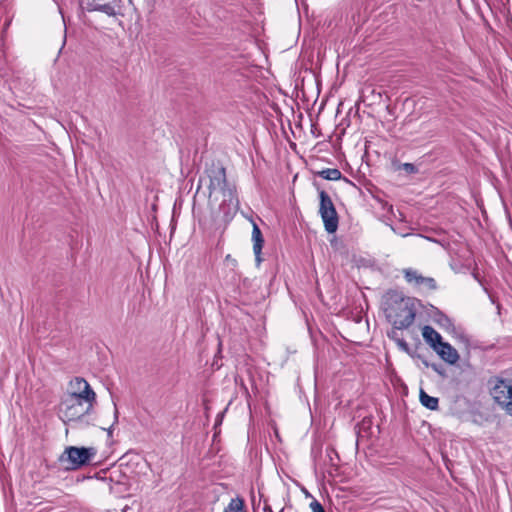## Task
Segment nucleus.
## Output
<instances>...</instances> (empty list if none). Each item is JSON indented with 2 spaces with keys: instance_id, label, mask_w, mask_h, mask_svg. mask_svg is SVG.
<instances>
[{
  "instance_id": "19",
  "label": "nucleus",
  "mask_w": 512,
  "mask_h": 512,
  "mask_svg": "<svg viewBox=\"0 0 512 512\" xmlns=\"http://www.w3.org/2000/svg\"><path fill=\"white\" fill-rule=\"evenodd\" d=\"M396 342L402 350H404V351L409 350V345L404 339H396Z\"/></svg>"
},
{
  "instance_id": "15",
  "label": "nucleus",
  "mask_w": 512,
  "mask_h": 512,
  "mask_svg": "<svg viewBox=\"0 0 512 512\" xmlns=\"http://www.w3.org/2000/svg\"><path fill=\"white\" fill-rule=\"evenodd\" d=\"M404 276L407 282H415L418 285H421L424 283V277L419 275L416 270L413 269H406L404 271Z\"/></svg>"
},
{
  "instance_id": "11",
  "label": "nucleus",
  "mask_w": 512,
  "mask_h": 512,
  "mask_svg": "<svg viewBox=\"0 0 512 512\" xmlns=\"http://www.w3.org/2000/svg\"><path fill=\"white\" fill-rule=\"evenodd\" d=\"M88 10L89 11H99L108 16L116 15L115 7L111 3L100 4V3L92 2V3L88 4Z\"/></svg>"
},
{
  "instance_id": "1",
  "label": "nucleus",
  "mask_w": 512,
  "mask_h": 512,
  "mask_svg": "<svg viewBox=\"0 0 512 512\" xmlns=\"http://www.w3.org/2000/svg\"><path fill=\"white\" fill-rule=\"evenodd\" d=\"M209 190L208 204L214 220L230 221L239 209L236 187L227 181L222 166H212L206 171Z\"/></svg>"
},
{
  "instance_id": "20",
  "label": "nucleus",
  "mask_w": 512,
  "mask_h": 512,
  "mask_svg": "<svg viewBox=\"0 0 512 512\" xmlns=\"http://www.w3.org/2000/svg\"><path fill=\"white\" fill-rule=\"evenodd\" d=\"M115 410H114V423H117L118 421V410L116 407V404H114Z\"/></svg>"
},
{
  "instance_id": "5",
  "label": "nucleus",
  "mask_w": 512,
  "mask_h": 512,
  "mask_svg": "<svg viewBox=\"0 0 512 512\" xmlns=\"http://www.w3.org/2000/svg\"><path fill=\"white\" fill-rule=\"evenodd\" d=\"M319 214L328 233H335L338 229V214L331 197L324 191L319 192Z\"/></svg>"
},
{
  "instance_id": "21",
  "label": "nucleus",
  "mask_w": 512,
  "mask_h": 512,
  "mask_svg": "<svg viewBox=\"0 0 512 512\" xmlns=\"http://www.w3.org/2000/svg\"><path fill=\"white\" fill-rule=\"evenodd\" d=\"M264 512H273L272 508L270 505H267L265 504L264 508H263Z\"/></svg>"
},
{
  "instance_id": "4",
  "label": "nucleus",
  "mask_w": 512,
  "mask_h": 512,
  "mask_svg": "<svg viewBox=\"0 0 512 512\" xmlns=\"http://www.w3.org/2000/svg\"><path fill=\"white\" fill-rule=\"evenodd\" d=\"M96 449L93 447H67L59 457L61 466L66 470H76L89 464L96 456Z\"/></svg>"
},
{
  "instance_id": "18",
  "label": "nucleus",
  "mask_w": 512,
  "mask_h": 512,
  "mask_svg": "<svg viewBox=\"0 0 512 512\" xmlns=\"http://www.w3.org/2000/svg\"><path fill=\"white\" fill-rule=\"evenodd\" d=\"M423 284H426L430 289H435L436 288V282L433 278H427V277H424V283Z\"/></svg>"
},
{
  "instance_id": "14",
  "label": "nucleus",
  "mask_w": 512,
  "mask_h": 512,
  "mask_svg": "<svg viewBox=\"0 0 512 512\" xmlns=\"http://www.w3.org/2000/svg\"><path fill=\"white\" fill-rule=\"evenodd\" d=\"M224 512H245L244 500L240 497L231 499L228 506L224 509Z\"/></svg>"
},
{
  "instance_id": "8",
  "label": "nucleus",
  "mask_w": 512,
  "mask_h": 512,
  "mask_svg": "<svg viewBox=\"0 0 512 512\" xmlns=\"http://www.w3.org/2000/svg\"><path fill=\"white\" fill-rule=\"evenodd\" d=\"M434 351L440 356L442 360L449 364H455L459 360L457 350L448 342H441Z\"/></svg>"
},
{
  "instance_id": "10",
  "label": "nucleus",
  "mask_w": 512,
  "mask_h": 512,
  "mask_svg": "<svg viewBox=\"0 0 512 512\" xmlns=\"http://www.w3.org/2000/svg\"><path fill=\"white\" fill-rule=\"evenodd\" d=\"M422 336L427 344L434 350L442 342V336L431 326L425 325L422 328Z\"/></svg>"
},
{
  "instance_id": "16",
  "label": "nucleus",
  "mask_w": 512,
  "mask_h": 512,
  "mask_svg": "<svg viewBox=\"0 0 512 512\" xmlns=\"http://www.w3.org/2000/svg\"><path fill=\"white\" fill-rule=\"evenodd\" d=\"M309 508L312 512H325L322 504L315 498H313V500L310 502Z\"/></svg>"
},
{
  "instance_id": "3",
  "label": "nucleus",
  "mask_w": 512,
  "mask_h": 512,
  "mask_svg": "<svg viewBox=\"0 0 512 512\" xmlns=\"http://www.w3.org/2000/svg\"><path fill=\"white\" fill-rule=\"evenodd\" d=\"M488 386L493 401L512 417V379L495 376L489 379Z\"/></svg>"
},
{
  "instance_id": "12",
  "label": "nucleus",
  "mask_w": 512,
  "mask_h": 512,
  "mask_svg": "<svg viewBox=\"0 0 512 512\" xmlns=\"http://www.w3.org/2000/svg\"><path fill=\"white\" fill-rule=\"evenodd\" d=\"M419 399L421 404L430 410H436L438 408V398L429 396L423 389L420 390Z\"/></svg>"
},
{
  "instance_id": "22",
  "label": "nucleus",
  "mask_w": 512,
  "mask_h": 512,
  "mask_svg": "<svg viewBox=\"0 0 512 512\" xmlns=\"http://www.w3.org/2000/svg\"><path fill=\"white\" fill-rule=\"evenodd\" d=\"M306 496L311 497L313 499V497L308 492H306Z\"/></svg>"
},
{
  "instance_id": "17",
  "label": "nucleus",
  "mask_w": 512,
  "mask_h": 512,
  "mask_svg": "<svg viewBox=\"0 0 512 512\" xmlns=\"http://www.w3.org/2000/svg\"><path fill=\"white\" fill-rule=\"evenodd\" d=\"M401 168L409 174H414L417 172V167L412 163H403Z\"/></svg>"
},
{
  "instance_id": "9",
  "label": "nucleus",
  "mask_w": 512,
  "mask_h": 512,
  "mask_svg": "<svg viewBox=\"0 0 512 512\" xmlns=\"http://www.w3.org/2000/svg\"><path fill=\"white\" fill-rule=\"evenodd\" d=\"M252 242H253V253L255 255V262L257 266H260L262 262L261 254L264 245V238L259 226L253 222L252 229Z\"/></svg>"
},
{
  "instance_id": "2",
  "label": "nucleus",
  "mask_w": 512,
  "mask_h": 512,
  "mask_svg": "<svg viewBox=\"0 0 512 512\" xmlns=\"http://www.w3.org/2000/svg\"><path fill=\"white\" fill-rule=\"evenodd\" d=\"M96 400L78 397H65L59 406L62 421L73 429H84L94 424V406Z\"/></svg>"
},
{
  "instance_id": "13",
  "label": "nucleus",
  "mask_w": 512,
  "mask_h": 512,
  "mask_svg": "<svg viewBox=\"0 0 512 512\" xmlns=\"http://www.w3.org/2000/svg\"><path fill=\"white\" fill-rule=\"evenodd\" d=\"M318 175L325 180H331V181L340 180L342 178L341 171L336 168L323 169L318 172Z\"/></svg>"
},
{
  "instance_id": "7",
  "label": "nucleus",
  "mask_w": 512,
  "mask_h": 512,
  "mask_svg": "<svg viewBox=\"0 0 512 512\" xmlns=\"http://www.w3.org/2000/svg\"><path fill=\"white\" fill-rule=\"evenodd\" d=\"M415 319V310L407 302L399 305L398 311L395 314L392 322L397 329H406L410 327Z\"/></svg>"
},
{
  "instance_id": "6",
  "label": "nucleus",
  "mask_w": 512,
  "mask_h": 512,
  "mask_svg": "<svg viewBox=\"0 0 512 512\" xmlns=\"http://www.w3.org/2000/svg\"><path fill=\"white\" fill-rule=\"evenodd\" d=\"M66 397L96 400V393L84 378L75 377L69 382V392Z\"/></svg>"
}]
</instances>
